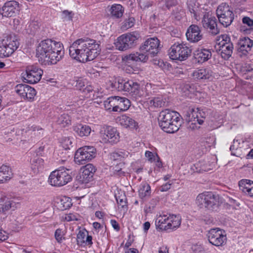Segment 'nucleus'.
I'll return each instance as SVG.
<instances>
[{
  "mask_svg": "<svg viewBox=\"0 0 253 253\" xmlns=\"http://www.w3.org/2000/svg\"><path fill=\"white\" fill-rule=\"evenodd\" d=\"M72 180L71 170L64 167H61L50 173L48 182L52 186L61 187L65 185Z\"/></svg>",
  "mask_w": 253,
  "mask_h": 253,
  "instance_id": "5",
  "label": "nucleus"
},
{
  "mask_svg": "<svg viewBox=\"0 0 253 253\" xmlns=\"http://www.w3.org/2000/svg\"><path fill=\"white\" fill-rule=\"evenodd\" d=\"M166 103V99L164 98L162 95H158L154 97L150 100L149 104L151 106L155 107H161L165 106Z\"/></svg>",
  "mask_w": 253,
  "mask_h": 253,
  "instance_id": "38",
  "label": "nucleus"
},
{
  "mask_svg": "<svg viewBox=\"0 0 253 253\" xmlns=\"http://www.w3.org/2000/svg\"><path fill=\"white\" fill-rule=\"evenodd\" d=\"M253 45V41L249 38L240 40L237 46L239 55L242 56L246 55L251 50Z\"/></svg>",
  "mask_w": 253,
  "mask_h": 253,
  "instance_id": "20",
  "label": "nucleus"
},
{
  "mask_svg": "<svg viewBox=\"0 0 253 253\" xmlns=\"http://www.w3.org/2000/svg\"><path fill=\"white\" fill-rule=\"evenodd\" d=\"M7 238L8 236L6 232L0 229V241H5Z\"/></svg>",
  "mask_w": 253,
  "mask_h": 253,
  "instance_id": "61",
  "label": "nucleus"
},
{
  "mask_svg": "<svg viewBox=\"0 0 253 253\" xmlns=\"http://www.w3.org/2000/svg\"><path fill=\"white\" fill-rule=\"evenodd\" d=\"M74 130L81 137L88 136L91 131L90 126L87 125L78 124L74 126Z\"/></svg>",
  "mask_w": 253,
  "mask_h": 253,
  "instance_id": "33",
  "label": "nucleus"
},
{
  "mask_svg": "<svg viewBox=\"0 0 253 253\" xmlns=\"http://www.w3.org/2000/svg\"><path fill=\"white\" fill-rule=\"evenodd\" d=\"M135 19L133 17H129L126 19L122 23L121 29L123 30H126L133 26L135 23Z\"/></svg>",
  "mask_w": 253,
  "mask_h": 253,
  "instance_id": "44",
  "label": "nucleus"
},
{
  "mask_svg": "<svg viewBox=\"0 0 253 253\" xmlns=\"http://www.w3.org/2000/svg\"><path fill=\"white\" fill-rule=\"evenodd\" d=\"M63 218L67 222L75 221L80 220L81 216L77 213L70 212L65 214Z\"/></svg>",
  "mask_w": 253,
  "mask_h": 253,
  "instance_id": "45",
  "label": "nucleus"
},
{
  "mask_svg": "<svg viewBox=\"0 0 253 253\" xmlns=\"http://www.w3.org/2000/svg\"><path fill=\"white\" fill-rule=\"evenodd\" d=\"M168 220L167 230L169 229L175 230L181 224V218L178 215L168 214Z\"/></svg>",
  "mask_w": 253,
  "mask_h": 253,
  "instance_id": "29",
  "label": "nucleus"
},
{
  "mask_svg": "<svg viewBox=\"0 0 253 253\" xmlns=\"http://www.w3.org/2000/svg\"><path fill=\"white\" fill-rule=\"evenodd\" d=\"M62 14L63 16L66 18L67 20H71L72 18V14L71 12H69L67 10H64L63 11Z\"/></svg>",
  "mask_w": 253,
  "mask_h": 253,
  "instance_id": "64",
  "label": "nucleus"
},
{
  "mask_svg": "<svg viewBox=\"0 0 253 253\" xmlns=\"http://www.w3.org/2000/svg\"><path fill=\"white\" fill-rule=\"evenodd\" d=\"M208 237L210 243L215 246H222L226 241L225 232L219 228H213L209 230Z\"/></svg>",
  "mask_w": 253,
  "mask_h": 253,
  "instance_id": "14",
  "label": "nucleus"
},
{
  "mask_svg": "<svg viewBox=\"0 0 253 253\" xmlns=\"http://www.w3.org/2000/svg\"><path fill=\"white\" fill-rule=\"evenodd\" d=\"M244 71L249 72L253 71V64L251 63H247L245 65Z\"/></svg>",
  "mask_w": 253,
  "mask_h": 253,
  "instance_id": "62",
  "label": "nucleus"
},
{
  "mask_svg": "<svg viewBox=\"0 0 253 253\" xmlns=\"http://www.w3.org/2000/svg\"><path fill=\"white\" fill-rule=\"evenodd\" d=\"M87 235L86 230H80L77 237V244L79 246H83L85 243L86 237Z\"/></svg>",
  "mask_w": 253,
  "mask_h": 253,
  "instance_id": "43",
  "label": "nucleus"
},
{
  "mask_svg": "<svg viewBox=\"0 0 253 253\" xmlns=\"http://www.w3.org/2000/svg\"><path fill=\"white\" fill-rule=\"evenodd\" d=\"M63 147L65 149H69L70 147L72 146V141L71 138L69 137L65 138L62 141Z\"/></svg>",
  "mask_w": 253,
  "mask_h": 253,
  "instance_id": "52",
  "label": "nucleus"
},
{
  "mask_svg": "<svg viewBox=\"0 0 253 253\" xmlns=\"http://www.w3.org/2000/svg\"><path fill=\"white\" fill-rule=\"evenodd\" d=\"M172 14L179 20L184 15V12L181 6H178L173 10Z\"/></svg>",
  "mask_w": 253,
  "mask_h": 253,
  "instance_id": "48",
  "label": "nucleus"
},
{
  "mask_svg": "<svg viewBox=\"0 0 253 253\" xmlns=\"http://www.w3.org/2000/svg\"><path fill=\"white\" fill-rule=\"evenodd\" d=\"M188 8L190 12L193 14V16L196 19V12L198 10V7L196 4L193 1H189L188 3Z\"/></svg>",
  "mask_w": 253,
  "mask_h": 253,
  "instance_id": "49",
  "label": "nucleus"
},
{
  "mask_svg": "<svg viewBox=\"0 0 253 253\" xmlns=\"http://www.w3.org/2000/svg\"><path fill=\"white\" fill-rule=\"evenodd\" d=\"M110 11L112 16L118 18L123 16L124 8L121 4H114L111 6Z\"/></svg>",
  "mask_w": 253,
  "mask_h": 253,
  "instance_id": "34",
  "label": "nucleus"
},
{
  "mask_svg": "<svg viewBox=\"0 0 253 253\" xmlns=\"http://www.w3.org/2000/svg\"><path fill=\"white\" fill-rule=\"evenodd\" d=\"M240 147V140L237 139H234L233 142V144L231 145L230 150L231 151V154L233 155H236L234 151L237 150Z\"/></svg>",
  "mask_w": 253,
  "mask_h": 253,
  "instance_id": "50",
  "label": "nucleus"
},
{
  "mask_svg": "<svg viewBox=\"0 0 253 253\" xmlns=\"http://www.w3.org/2000/svg\"><path fill=\"white\" fill-rule=\"evenodd\" d=\"M71 118L67 114L61 115L57 119V123L61 127H66L71 124Z\"/></svg>",
  "mask_w": 253,
  "mask_h": 253,
  "instance_id": "40",
  "label": "nucleus"
},
{
  "mask_svg": "<svg viewBox=\"0 0 253 253\" xmlns=\"http://www.w3.org/2000/svg\"><path fill=\"white\" fill-rule=\"evenodd\" d=\"M71 199L67 197L64 196L60 199L59 202L58 203V206L61 210H65L72 205Z\"/></svg>",
  "mask_w": 253,
  "mask_h": 253,
  "instance_id": "39",
  "label": "nucleus"
},
{
  "mask_svg": "<svg viewBox=\"0 0 253 253\" xmlns=\"http://www.w3.org/2000/svg\"><path fill=\"white\" fill-rule=\"evenodd\" d=\"M240 189L246 195L253 197V181L242 179L239 182Z\"/></svg>",
  "mask_w": 253,
  "mask_h": 253,
  "instance_id": "24",
  "label": "nucleus"
},
{
  "mask_svg": "<svg viewBox=\"0 0 253 253\" xmlns=\"http://www.w3.org/2000/svg\"><path fill=\"white\" fill-rule=\"evenodd\" d=\"M219 22L224 27L230 25L234 19L232 8L226 3L220 4L216 11Z\"/></svg>",
  "mask_w": 253,
  "mask_h": 253,
  "instance_id": "10",
  "label": "nucleus"
},
{
  "mask_svg": "<svg viewBox=\"0 0 253 253\" xmlns=\"http://www.w3.org/2000/svg\"><path fill=\"white\" fill-rule=\"evenodd\" d=\"M101 137L104 143H116L119 141L120 135L117 129L111 126H108L104 132H101Z\"/></svg>",
  "mask_w": 253,
  "mask_h": 253,
  "instance_id": "17",
  "label": "nucleus"
},
{
  "mask_svg": "<svg viewBox=\"0 0 253 253\" xmlns=\"http://www.w3.org/2000/svg\"><path fill=\"white\" fill-rule=\"evenodd\" d=\"M110 223L111 224V225L115 230H116L117 231L120 230V226L118 223L115 220L111 219L110 221Z\"/></svg>",
  "mask_w": 253,
  "mask_h": 253,
  "instance_id": "63",
  "label": "nucleus"
},
{
  "mask_svg": "<svg viewBox=\"0 0 253 253\" xmlns=\"http://www.w3.org/2000/svg\"><path fill=\"white\" fill-rule=\"evenodd\" d=\"M11 178V171L9 167L2 165L0 166V183H4Z\"/></svg>",
  "mask_w": 253,
  "mask_h": 253,
  "instance_id": "31",
  "label": "nucleus"
},
{
  "mask_svg": "<svg viewBox=\"0 0 253 253\" xmlns=\"http://www.w3.org/2000/svg\"><path fill=\"white\" fill-rule=\"evenodd\" d=\"M242 22L251 28L253 26V20L249 17H244L242 19Z\"/></svg>",
  "mask_w": 253,
  "mask_h": 253,
  "instance_id": "56",
  "label": "nucleus"
},
{
  "mask_svg": "<svg viewBox=\"0 0 253 253\" xmlns=\"http://www.w3.org/2000/svg\"><path fill=\"white\" fill-rule=\"evenodd\" d=\"M128 152L125 151H119L115 152L111 154V159L114 161L122 160L123 159L127 157L128 155Z\"/></svg>",
  "mask_w": 253,
  "mask_h": 253,
  "instance_id": "41",
  "label": "nucleus"
},
{
  "mask_svg": "<svg viewBox=\"0 0 253 253\" xmlns=\"http://www.w3.org/2000/svg\"><path fill=\"white\" fill-rule=\"evenodd\" d=\"M138 192L139 198L145 200L151 196V187L147 183L143 182L139 185Z\"/></svg>",
  "mask_w": 253,
  "mask_h": 253,
  "instance_id": "27",
  "label": "nucleus"
},
{
  "mask_svg": "<svg viewBox=\"0 0 253 253\" xmlns=\"http://www.w3.org/2000/svg\"><path fill=\"white\" fill-rule=\"evenodd\" d=\"M20 206V203L16 202L13 199L1 198H0V213L5 214L9 210L14 211L19 208Z\"/></svg>",
  "mask_w": 253,
  "mask_h": 253,
  "instance_id": "18",
  "label": "nucleus"
},
{
  "mask_svg": "<svg viewBox=\"0 0 253 253\" xmlns=\"http://www.w3.org/2000/svg\"><path fill=\"white\" fill-rule=\"evenodd\" d=\"M64 55L63 44L51 39L41 41L36 48V55L41 60L51 64H56Z\"/></svg>",
  "mask_w": 253,
  "mask_h": 253,
  "instance_id": "2",
  "label": "nucleus"
},
{
  "mask_svg": "<svg viewBox=\"0 0 253 253\" xmlns=\"http://www.w3.org/2000/svg\"><path fill=\"white\" fill-rule=\"evenodd\" d=\"M186 116L189 122H197L199 125H202L204 123V121L200 119L198 116V108L189 109Z\"/></svg>",
  "mask_w": 253,
  "mask_h": 253,
  "instance_id": "32",
  "label": "nucleus"
},
{
  "mask_svg": "<svg viewBox=\"0 0 253 253\" xmlns=\"http://www.w3.org/2000/svg\"><path fill=\"white\" fill-rule=\"evenodd\" d=\"M117 202L119 206L122 208H124L126 206V199L125 197H116Z\"/></svg>",
  "mask_w": 253,
  "mask_h": 253,
  "instance_id": "57",
  "label": "nucleus"
},
{
  "mask_svg": "<svg viewBox=\"0 0 253 253\" xmlns=\"http://www.w3.org/2000/svg\"><path fill=\"white\" fill-rule=\"evenodd\" d=\"M100 45L94 40L80 39L75 41L69 47L71 57L84 63L92 61L100 53Z\"/></svg>",
  "mask_w": 253,
  "mask_h": 253,
  "instance_id": "1",
  "label": "nucleus"
},
{
  "mask_svg": "<svg viewBox=\"0 0 253 253\" xmlns=\"http://www.w3.org/2000/svg\"><path fill=\"white\" fill-rule=\"evenodd\" d=\"M191 50L185 43L176 42L169 49V56L172 60L183 61L190 55Z\"/></svg>",
  "mask_w": 253,
  "mask_h": 253,
  "instance_id": "8",
  "label": "nucleus"
},
{
  "mask_svg": "<svg viewBox=\"0 0 253 253\" xmlns=\"http://www.w3.org/2000/svg\"><path fill=\"white\" fill-rule=\"evenodd\" d=\"M65 233L61 229L58 228L56 230L54 236L58 243H60L63 240H65Z\"/></svg>",
  "mask_w": 253,
  "mask_h": 253,
  "instance_id": "47",
  "label": "nucleus"
},
{
  "mask_svg": "<svg viewBox=\"0 0 253 253\" xmlns=\"http://www.w3.org/2000/svg\"><path fill=\"white\" fill-rule=\"evenodd\" d=\"M209 114V112L208 109L204 108H198V116H199V118L201 119H205L207 116H208Z\"/></svg>",
  "mask_w": 253,
  "mask_h": 253,
  "instance_id": "51",
  "label": "nucleus"
},
{
  "mask_svg": "<svg viewBox=\"0 0 253 253\" xmlns=\"http://www.w3.org/2000/svg\"><path fill=\"white\" fill-rule=\"evenodd\" d=\"M116 96H111L104 101V106L106 110H111L116 112Z\"/></svg>",
  "mask_w": 253,
  "mask_h": 253,
  "instance_id": "36",
  "label": "nucleus"
},
{
  "mask_svg": "<svg viewBox=\"0 0 253 253\" xmlns=\"http://www.w3.org/2000/svg\"><path fill=\"white\" fill-rule=\"evenodd\" d=\"M117 84L119 90L128 92L131 96L135 99L142 95L140 84L132 80L125 81L123 80H119Z\"/></svg>",
  "mask_w": 253,
  "mask_h": 253,
  "instance_id": "13",
  "label": "nucleus"
},
{
  "mask_svg": "<svg viewBox=\"0 0 253 253\" xmlns=\"http://www.w3.org/2000/svg\"><path fill=\"white\" fill-rule=\"evenodd\" d=\"M32 165L34 169L39 171L43 168L44 161L41 158H37L33 160Z\"/></svg>",
  "mask_w": 253,
  "mask_h": 253,
  "instance_id": "42",
  "label": "nucleus"
},
{
  "mask_svg": "<svg viewBox=\"0 0 253 253\" xmlns=\"http://www.w3.org/2000/svg\"><path fill=\"white\" fill-rule=\"evenodd\" d=\"M168 214L160 215L156 219V224L160 229L162 230H167V224H168Z\"/></svg>",
  "mask_w": 253,
  "mask_h": 253,
  "instance_id": "35",
  "label": "nucleus"
},
{
  "mask_svg": "<svg viewBox=\"0 0 253 253\" xmlns=\"http://www.w3.org/2000/svg\"><path fill=\"white\" fill-rule=\"evenodd\" d=\"M140 37V34L137 31L127 33L119 37L115 44L119 50H126L135 46Z\"/></svg>",
  "mask_w": 253,
  "mask_h": 253,
  "instance_id": "7",
  "label": "nucleus"
},
{
  "mask_svg": "<svg viewBox=\"0 0 253 253\" xmlns=\"http://www.w3.org/2000/svg\"><path fill=\"white\" fill-rule=\"evenodd\" d=\"M76 87L79 90H82L84 93H89L93 90V87L91 85H86L85 86V82L83 79H79L77 80Z\"/></svg>",
  "mask_w": 253,
  "mask_h": 253,
  "instance_id": "37",
  "label": "nucleus"
},
{
  "mask_svg": "<svg viewBox=\"0 0 253 253\" xmlns=\"http://www.w3.org/2000/svg\"><path fill=\"white\" fill-rule=\"evenodd\" d=\"M194 55L199 62H204L211 58V52L210 49L202 48L197 50Z\"/></svg>",
  "mask_w": 253,
  "mask_h": 253,
  "instance_id": "28",
  "label": "nucleus"
},
{
  "mask_svg": "<svg viewBox=\"0 0 253 253\" xmlns=\"http://www.w3.org/2000/svg\"><path fill=\"white\" fill-rule=\"evenodd\" d=\"M19 3L15 0L7 1L2 7L3 16L10 17L16 15L19 10Z\"/></svg>",
  "mask_w": 253,
  "mask_h": 253,
  "instance_id": "19",
  "label": "nucleus"
},
{
  "mask_svg": "<svg viewBox=\"0 0 253 253\" xmlns=\"http://www.w3.org/2000/svg\"><path fill=\"white\" fill-rule=\"evenodd\" d=\"M15 91L21 97L29 101L33 100L37 93L33 87L26 84H17L15 87Z\"/></svg>",
  "mask_w": 253,
  "mask_h": 253,
  "instance_id": "16",
  "label": "nucleus"
},
{
  "mask_svg": "<svg viewBox=\"0 0 253 253\" xmlns=\"http://www.w3.org/2000/svg\"><path fill=\"white\" fill-rule=\"evenodd\" d=\"M116 99L115 111L120 112L128 109L130 106V102L127 98L116 96Z\"/></svg>",
  "mask_w": 253,
  "mask_h": 253,
  "instance_id": "26",
  "label": "nucleus"
},
{
  "mask_svg": "<svg viewBox=\"0 0 253 253\" xmlns=\"http://www.w3.org/2000/svg\"><path fill=\"white\" fill-rule=\"evenodd\" d=\"M124 166V164L122 163H120L119 164L116 165L115 167H113V170L114 171V173L119 174L121 172V170L123 169V167Z\"/></svg>",
  "mask_w": 253,
  "mask_h": 253,
  "instance_id": "54",
  "label": "nucleus"
},
{
  "mask_svg": "<svg viewBox=\"0 0 253 253\" xmlns=\"http://www.w3.org/2000/svg\"><path fill=\"white\" fill-rule=\"evenodd\" d=\"M117 119L118 123L125 128L136 129L138 127V123L134 119L126 115H123Z\"/></svg>",
  "mask_w": 253,
  "mask_h": 253,
  "instance_id": "21",
  "label": "nucleus"
},
{
  "mask_svg": "<svg viewBox=\"0 0 253 253\" xmlns=\"http://www.w3.org/2000/svg\"><path fill=\"white\" fill-rule=\"evenodd\" d=\"M172 182H170V181L169 182L163 184L160 188V190L161 192H166L168 191L169 189H170L171 187V185L172 184Z\"/></svg>",
  "mask_w": 253,
  "mask_h": 253,
  "instance_id": "55",
  "label": "nucleus"
},
{
  "mask_svg": "<svg viewBox=\"0 0 253 253\" xmlns=\"http://www.w3.org/2000/svg\"><path fill=\"white\" fill-rule=\"evenodd\" d=\"M159 40L157 38L148 39L140 47V52L132 53L125 56L124 60L129 63L130 61L146 62L148 60L149 55L152 57L157 55L159 52Z\"/></svg>",
  "mask_w": 253,
  "mask_h": 253,
  "instance_id": "3",
  "label": "nucleus"
},
{
  "mask_svg": "<svg viewBox=\"0 0 253 253\" xmlns=\"http://www.w3.org/2000/svg\"><path fill=\"white\" fill-rule=\"evenodd\" d=\"M186 35L187 40L191 42H197L202 38L201 30L196 25H192L188 28Z\"/></svg>",
  "mask_w": 253,
  "mask_h": 253,
  "instance_id": "22",
  "label": "nucleus"
},
{
  "mask_svg": "<svg viewBox=\"0 0 253 253\" xmlns=\"http://www.w3.org/2000/svg\"><path fill=\"white\" fill-rule=\"evenodd\" d=\"M180 116L178 113L166 109L160 113L159 125L164 131L172 133L179 129L180 126Z\"/></svg>",
  "mask_w": 253,
  "mask_h": 253,
  "instance_id": "4",
  "label": "nucleus"
},
{
  "mask_svg": "<svg viewBox=\"0 0 253 253\" xmlns=\"http://www.w3.org/2000/svg\"><path fill=\"white\" fill-rule=\"evenodd\" d=\"M19 43L14 34H5L3 35L0 46V57H8L18 48Z\"/></svg>",
  "mask_w": 253,
  "mask_h": 253,
  "instance_id": "6",
  "label": "nucleus"
},
{
  "mask_svg": "<svg viewBox=\"0 0 253 253\" xmlns=\"http://www.w3.org/2000/svg\"><path fill=\"white\" fill-rule=\"evenodd\" d=\"M125 57L123 58V60L125 63L126 64V71L128 74H136L138 73L140 70V69L135 66H131L129 65L132 61H130L129 63H126V61L124 60Z\"/></svg>",
  "mask_w": 253,
  "mask_h": 253,
  "instance_id": "46",
  "label": "nucleus"
},
{
  "mask_svg": "<svg viewBox=\"0 0 253 253\" xmlns=\"http://www.w3.org/2000/svg\"><path fill=\"white\" fill-rule=\"evenodd\" d=\"M152 3L150 1H140L139 5L142 9H145L151 6Z\"/></svg>",
  "mask_w": 253,
  "mask_h": 253,
  "instance_id": "58",
  "label": "nucleus"
},
{
  "mask_svg": "<svg viewBox=\"0 0 253 253\" xmlns=\"http://www.w3.org/2000/svg\"><path fill=\"white\" fill-rule=\"evenodd\" d=\"M202 24L203 28L213 36H215L220 32L217 27L216 19L214 16L205 14L202 19Z\"/></svg>",
  "mask_w": 253,
  "mask_h": 253,
  "instance_id": "15",
  "label": "nucleus"
},
{
  "mask_svg": "<svg viewBox=\"0 0 253 253\" xmlns=\"http://www.w3.org/2000/svg\"><path fill=\"white\" fill-rule=\"evenodd\" d=\"M220 49L219 51L222 58L228 59L232 55L233 49L232 43H226V44L221 42L219 43Z\"/></svg>",
  "mask_w": 253,
  "mask_h": 253,
  "instance_id": "25",
  "label": "nucleus"
},
{
  "mask_svg": "<svg viewBox=\"0 0 253 253\" xmlns=\"http://www.w3.org/2000/svg\"><path fill=\"white\" fill-rule=\"evenodd\" d=\"M194 79H208L211 76V71L205 69H199L193 71L192 75Z\"/></svg>",
  "mask_w": 253,
  "mask_h": 253,
  "instance_id": "30",
  "label": "nucleus"
},
{
  "mask_svg": "<svg viewBox=\"0 0 253 253\" xmlns=\"http://www.w3.org/2000/svg\"><path fill=\"white\" fill-rule=\"evenodd\" d=\"M145 155L148 160L151 162L155 161L158 157L157 155H155L152 152L149 151H146Z\"/></svg>",
  "mask_w": 253,
  "mask_h": 253,
  "instance_id": "53",
  "label": "nucleus"
},
{
  "mask_svg": "<svg viewBox=\"0 0 253 253\" xmlns=\"http://www.w3.org/2000/svg\"><path fill=\"white\" fill-rule=\"evenodd\" d=\"M43 74L42 70L37 66L30 65L26 67L22 74L23 81L27 83L34 84L39 82Z\"/></svg>",
  "mask_w": 253,
  "mask_h": 253,
  "instance_id": "12",
  "label": "nucleus"
},
{
  "mask_svg": "<svg viewBox=\"0 0 253 253\" xmlns=\"http://www.w3.org/2000/svg\"><path fill=\"white\" fill-rule=\"evenodd\" d=\"M96 154V150L94 147L85 146L78 149L76 152L74 161L78 165H84L94 158Z\"/></svg>",
  "mask_w": 253,
  "mask_h": 253,
  "instance_id": "11",
  "label": "nucleus"
},
{
  "mask_svg": "<svg viewBox=\"0 0 253 253\" xmlns=\"http://www.w3.org/2000/svg\"><path fill=\"white\" fill-rule=\"evenodd\" d=\"M222 40L219 42V43H220L221 42H223V43L226 44V43H232L230 42V37L227 36V35H222L221 37Z\"/></svg>",
  "mask_w": 253,
  "mask_h": 253,
  "instance_id": "60",
  "label": "nucleus"
},
{
  "mask_svg": "<svg viewBox=\"0 0 253 253\" xmlns=\"http://www.w3.org/2000/svg\"><path fill=\"white\" fill-rule=\"evenodd\" d=\"M176 3V0H166L165 2L166 6L168 9H169L172 6L175 5Z\"/></svg>",
  "mask_w": 253,
  "mask_h": 253,
  "instance_id": "59",
  "label": "nucleus"
},
{
  "mask_svg": "<svg viewBox=\"0 0 253 253\" xmlns=\"http://www.w3.org/2000/svg\"><path fill=\"white\" fill-rule=\"evenodd\" d=\"M96 171L95 167L91 164H88L83 169L81 179L83 183H87L92 179Z\"/></svg>",
  "mask_w": 253,
  "mask_h": 253,
  "instance_id": "23",
  "label": "nucleus"
},
{
  "mask_svg": "<svg viewBox=\"0 0 253 253\" xmlns=\"http://www.w3.org/2000/svg\"><path fill=\"white\" fill-rule=\"evenodd\" d=\"M196 203L200 208L212 210L217 206V197L212 193L206 192L199 194L196 200Z\"/></svg>",
  "mask_w": 253,
  "mask_h": 253,
  "instance_id": "9",
  "label": "nucleus"
}]
</instances>
